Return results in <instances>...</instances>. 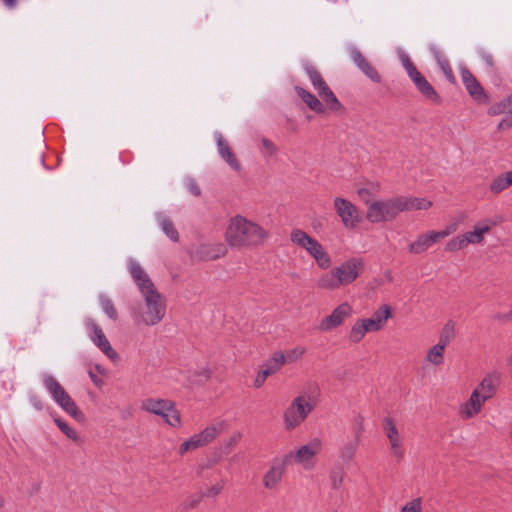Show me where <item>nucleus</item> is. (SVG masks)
<instances>
[{
	"instance_id": "nucleus-48",
	"label": "nucleus",
	"mask_w": 512,
	"mask_h": 512,
	"mask_svg": "<svg viewBox=\"0 0 512 512\" xmlns=\"http://www.w3.org/2000/svg\"><path fill=\"white\" fill-rule=\"evenodd\" d=\"M426 234L429 238L431 246L439 243L442 239H444L440 231L430 230L427 231Z\"/></svg>"
},
{
	"instance_id": "nucleus-53",
	"label": "nucleus",
	"mask_w": 512,
	"mask_h": 512,
	"mask_svg": "<svg viewBox=\"0 0 512 512\" xmlns=\"http://www.w3.org/2000/svg\"><path fill=\"white\" fill-rule=\"evenodd\" d=\"M457 229H458L457 223H450L443 230H440V233L442 234L443 238H446L449 235H451L454 232H456Z\"/></svg>"
},
{
	"instance_id": "nucleus-1",
	"label": "nucleus",
	"mask_w": 512,
	"mask_h": 512,
	"mask_svg": "<svg viewBox=\"0 0 512 512\" xmlns=\"http://www.w3.org/2000/svg\"><path fill=\"white\" fill-rule=\"evenodd\" d=\"M128 269L143 298V303L134 313L135 321L146 326L157 325L166 314L165 297L157 290L148 273L137 261L130 259Z\"/></svg>"
},
{
	"instance_id": "nucleus-4",
	"label": "nucleus",
	"mask_w": 512,
	"mask_h": 512,
	"mask_svg": "<svg viewBox=\"0 0 512 512\" xmlns=\"http://www.w3.org/2000/svg\"><path fill=\"white\" fill-rule=\"evenodd\" d=\"M501 383V374L492 371L486 374L472 391L469 399L460 405L459 411L463 419H471L478 415L485 402L493 398Z\"/></svg>"
},
{
	"instance_id": "nucleus-16",
	"label": "nucleus",
	"mask_w": 512,
	"mask_h": 512,
	"mask_svg": "<svg viewBox=\"0 0 512 512\" xmlns=\"http://www.w3.org/2000/svg\"><path fill=\"white\" fill-rule=\"evenodd\" d=\"M89 328L91 329V340L93 343L112 361H116L118 359L117 352L112 348L110 342L106 338L102 329L93 321L88 323Z\"/></svg>"
},
{
	"instance_id": "nucleus-29",
	"label": "nucleus",
	"mask_w": 512,
	"mask_h": 512,
	"mask_svg": "<svg viewBox=\"0 0 512 512\" xmlns=\"http://www.w3.org/2000/svg\"><path fill=\"white\" fill-rule=\"evenodd\" d=\"M512 185V171L496 176L490 183L489 189L493 194H499Z\"/></svg>"
},
{
	"instance_id": "nucleus-19",
	"label": "nucleus",
	"mask_w": 512,
	"mask_h": 512,
	"mask_svg": "<svg viewBox=\"0 0 512 512\" xmlns=\"http://www.w3.org/2000/svg\"><path fill=\"white\" fill-rule=\"evenodd\" d=\"M350 56L355 65L373 82L380 83L381 76L376 68L368 62L364 55L356 48L351 49Z\"/></svg>"
},
{
	"instance_id": "nucleus-25",
	"label": "nucleus",
	"mask_w": 512,
	"mask_h": 512,
	"mask_svg": "<svg viewBox=\"0 0 512 512\" xmlns=\"http://www.w3.org/2000/svg\"><path fill=\"white\" fill-rule=\"evenodd\" d=\"M298 96L305 102V104L314 112L323 114L326 111L325 105L312 93L301 87H295Z\"/></svg>"
},
{
	"instance_id": "nucleus-5",
	"label": "nucleus",
	"mask_w": 512,
	"mask_h": 512,
	"mask_svg": "<svg viewBox=\"0 0 512 512\" xmlns=\"http://www.w3.org/2000/svg\"><path fill=\"white\" fill-rule=\"evenodd\" d=\"M254 234V222L247 220L242 215H236L230 218L224 233V238L231 248L240 250L252 244Z\"/></svg>"
},
{
	"instance_id": "nucleus-45",
	"label": "nucleus",
	"mask_w": 512,
	"mask_h": 512,
	"mask_svg": "<svg viewBox=\"0 0 512 512\" xmlns=\"http://www.w3.org/2000/svg\"><path fill=\"white\" fill-rule=\"evenodd\" d=\"M422 511V502L420 498L412 499L411 501L405 503L400 512H421Z\"/></svg>"
},
{
	"instance_id": "nucleus-38",
	"label": "nucleus",
	"mask_w": 512,
	"mask_h": 512,
	"mask_svg": "<svg viewBox=\"0 0 512 512\" xmlns=\"http://www.w3.org/2000/svg\"><path fill=\"white\" fill-rule=\"evenodd\" d=\"M455 335L454 324L452 322H448L444 325L441 330L438 343L447 347Z\"/></svg>"
},
{
	"instance_id": "nucleus-54",
	"label": "nucleus",
	"mask_w": 512,
	"mask_h": 512,
	"mask_svg": "<svg viewBox=\"0 0 512 512\" xmlns=\"http://www.w3.org/2000/svg\"><path fill=\"white\" fill-rule=\"evenodd\" d=\"M510 126H512V116L511 117L510 116H506L498 124V129L502 130V129H506V128L510 127Z\"/></svg>"
},
{
	"instance_id": "nucleus-20",
	"label": "nucleus",
	"mask_w": 512,
	"mask_h": 512,
	"mask_svg": "<svg viewBox=\"0 0 512 512\" xmlns=\"http://www.w3.org/2000/svg\"><path fill=\"white\" fill-rule=\"evenodd\" d=\"M391 317V308L388 305H382L379 307L370 318L361 319L368 330L371 332H377L381 330L386 324L387 320Z\"/></svg>"
},
{
	"instance_id": "nucleus-57",
	"label": "nucleus",
	"mask_w": 512,
	"mask_h": 512,
	"mask_svg": "<svg viewBox=\"0 0 512 512\" xmlns=\"http://www.w3.org/2000/svg\"><path fill=\"white\" fill-rule=\"evenodd\" d=\"M267 237H268V232L263 230L262 228L258 227V240L266 239Z\"/></svg>"
},
{
	"instance_id": "nucleus-46",
	"label": "nucleus",
	"mask_w": 512,
	"mask_h": 512,
	"mask_svg": "<svg viewBox=\"0 0 512 512\" xmlns=\"http://www.w3.org/2000/svg\"><path fill=\"white\" fill-rule=\"evenodd\" d=\"M185 187L189 191V193H191L193 196L198 197L201 195V189L194 179L187 178L185 180Z\"/></svg>"
},
{
	"instance_id": "nucleus-39",
	"label": "nucleus",
	"mask_w": 512,
	"mask_h": 512,
	"mask_svg": "<svg viewBox=\"0 0 512 512\" xmlns=\"http://www.w3.org/2000/svg\"><path fill=\"white\" fill-rule=\"evenodd\" d=\"M99 301L103 311L107 314V316L112 320H116L118 317V313L113 301L105 295H101L99 297Z\"/></svg>"
},
{
	"instance_id": "nucleus-51",
	"label": "nucleus",
	"mask_w": 512,
	"mask_h": 512,
	"mask_svg": "<svg viewBox=\"0 0 512 512\" xmlns=\"http://www.w3.org/2000/svg\"><path fill=\"white\" fill-rule=\"evenodd\" d=\"M207 459H208V461L206 463L200 464L201 468H209V467L213 466L215 463H217L219 461L220 455L216 452H213L207 457Z\"/></svg>"
},
{
	"instance_id": "nucleus-63",
	"label": "nucleus",
	"mask_w": 512,
	"mask_h": 512,
	"mask_svg": "<svg viewBox=\"0 0 512 512\" xmlns=\"http://www.w3.org/2000/svg\"><path fill=\"white\" fill-rule=\"evenodd\" d=\"M508 363L512 365V355L509 357Z\"/></svg>"
},
{
	"instance_id": "nucleus-43",
	"label": "nucleus",
	"mask_w": 512,
	"mask_h": 512,
	"mask_svg": "<svg viewBox=\"0 0 512 512\" xmlns=\"http://www.w3.org/2000/svg\"><path fill=\"white\" fill-rule=\"evenodd\" d=\"M344 472L341 470L332 471L329 476V484L332 490H339L344 482Z\"/></svg>"
},
{
	"instance_id": "nucleus-47",
	"label": "nucleus",
	"mask_w": 512,
	"mask_h": 512,
	"mask_svg": "<svg viewBox=\"0 0 512 512\" xmlns=\"http://www.w3.org/2000/svg\"><path fill=\"white\" fill-rule=\"evenodd\" d=\"M223 487H224V482L219 481L216 484H214L213 486H211L209 489H207V491L205 493H203L202 495L207 496V497H215L222 491Z\"/></svg>"
},
{
	"instance_id": "nucleus-2",
	"label": "nucleus",
	"mask_w": 512,
	"mask_h": 512,
	"mask_svg": "<svg viewBox=\"0 0 512 512\" xmlns=\"http://www.w3.org/2000/svg\"><path fill=\"white\" fill-rule=\"evenodd\" d=\"M319 389L315 384L305 385L283 410L282 421L286 430L300 427L315 409Z\"/></svg>"
},
{
	"instance_id": "nucleus-28",
	"label": "nucleus",
	"mask_w": 512,
	"mask_h": 512,
	"mask_svg": "<svg viewBox=\"0 0 512 512\" xmlns=\"http://www.w3.org/2000/svg\"><path fill=\"white\" fill-rule=\"evenodd\" d=\"M382 427L392 448L399 447L401 445V437L396 428L394 420L391 417H385L382 422Z\"/></svg>"
},
{
	"instance_id": "nucleus-37",
	"label": "nucleus",
	"mask_w": 512,
	"mask_h": 512,
	"mask_svg": "<svg viewBox=\"0 0 512 512\" xmlns=\"http://www.w3.org/2000/svg\"><path fill=\"white\" fill-rule=\"evenodd\" d=\"M211 377V370L208 367H201L189 375V382L193 385H203Z\"/></svg>"
},
{
	"instance_id": "nucleus-31",
	"label": "nucleus",
	"mask_w": 512,
	"mask_h": 512,
	"mask_svg": "<svg viewBox=\"0 0 512 512\" xmlns=\"http://www.w3.org/2000/svg\"><path fill=\"white\" fill-rule=\"evenodd\" d=\"M171 401L168 399H156V398H148L144 400L141 404V408L149 413L161 414L163 409L170 403Z\"/></svg>"
},
{
	"instance_id": "nucleus-44",
	"label": "nucleus",
	"mask_w": 512,
	"mask_h": 512,
	"mask_svg": "<svg viewBox=\"0 0 512 512\" xmlns=\"http://www.w3.org/2000/svg\"><path fill=\"white\" fill-rule=\"evenodd\" d=\"M203 495L190 496L186 500H184L181 504V508L183 511H189L195 509L200 504Z\"/></svg>"
},
{
	"instance_id": "nucleus-9",
	"label": "nucleus",
	"mask_w": 512,
	"mask_h": 512,
	"mask_svg": "<svg viewBox=\"0 0 512 512\" xmlns=\"http://www.w3.org/2000/svg\"><path fill=\"white\" fill-rule=\"evenodd\" d=\"M400 61L407 72L409 78L414 83L419 93L430 103L440 104L441 97L434 89V87L428 82V80L418 71L415 65L410 60L409 56L405 53L400 55Z\"/></svg>"
},
{
	"instance_id": "nucleus-7",
	"label": "nucleus",
	"mask_w": 512,
	"mask_h": 512,
	"mask_svg": "<svg viewBox=\"0 0 512 512\" xmlns=\"http://www.w3.org/2000/svg\"><path fill=\"white\" fill-rule=\"evenodd\" d=\"M403 212L400 196L372 201L366 210V219L372 223L391 222Z\"/></svg>"
},
{
	"instance_id": "nucleus-49",
	"label": "nucleus",
	"mask_w": 512,
	"mask_h": 512,
	"mask_svg": "<svg viewBox=\"0 0 512 512\" xmlns=\"http://www.w3.org/2000/svg\"><path fill=\"white\" fill-rule=\"evenodd\" d=\"M437 61H438V64H439L441 70L445 73V75L451 76L452 69H451L448 61L445 58H442L440 56H437Z\"/></svg>"
},
{
	"instance_id": "nucleus-34",
	"label": "nucleus",
	"mask_w": 512,
	"mask_h": 512,
	"mask_svg": "<svg viewBox=\"0 0 512 512\" xmlns=\"http://www.w3.org/2000/svg\"><path fill=\"white\" fill-rule=\"evenodd\" d=\"M306 349L302 346H297L293 349L287 350L285 352L277 351L275 352L277 356L282 357V365L294 363L300 360L305 354Z\"/></svg>"
},
{
	"instance_id": "nucleus-60",
	"label": "nucleus",
	"mask_w": 512,
	"mask_h": 512,
	"mask_svg": "<svg viewBox=\"0 0 512 512\" xmlns=\"http://www.w3.org/2000/svg\"><path fill=\"white\" fill-rule=\"evenodd\" d=\"M16 1L17 0H3L4 4L9 7V8H12L15 6L16 4Z\"/></svg>"
},
{
	"instance_id": "nucleus-59",
	"label": "nucleus",
	"mask_w": 512,
	"mask_h": 512,
	"mask_svg": "<svg viewBox=\"0 0 512 512\" xmlns=\"http://www.w3.org/2000/svg\"><path fill=\"white\" fill-rule=\"evenodd\" d=\"M355 423L357 424V426L359 428H362L363 427V424H364V417L361 416V415H358L356 418H355Z\"/></svg>"
},
{
	"instance_id": "nucleus-64",
	"label": "nucleus",
	"mask_w": 512,
	"mask_h": 512,
	"mask_svg": "<svg viewBox=\"0 0 512 512\" xmlns=\"http://www.w3.org/2000/svg\"><path fill=\"white\" fill-rule=\"evenodd\" d=\"M334 512H338V511H334Z\"/></svg>"
},
{
	"instance_id": "nucleus-22",
	"label": "nucleus",
	"mask_w": 512,
	"mask_h": 512,
	"mask_svg": "<svg viewBox=\"0 0 512 512\" xmlns=\"http://www.w3.org/2000/svg\"><path fill=\"white\" fill-rule=\"evenodd\" d=\"M227 248L223 244H202L195 251L196 257L205 260H214L225 256Z\"/></svg>"
},
{
	"instance_id": "nucleus-42",
	"label": "nucleus",
	"mask_w": 512,
	"mask_h": 512,
	"mask_svg": "<svg viewBox=\"0 0 512 512\" xmlns=\"http://www.w3.org/2000/svg\"><path fill=\"white\" fill-rule=\"evenodd\" d=\"M466 247L467 246L465 244L464 238L461 234V235H458V236L450 239L445 245V250L448 252H456V251L462 250Z\"/></svg>"
},
{
	"instance_id": "nucleus-56",
	"label": "nucleus",
	"mask_w": 512,
	"mask_h": 512,
	"mask_svg": "<svg viewBox=\"0 0 512 512\" xmlns=\"http://www.w3.org/2000/svg\"><path fill=\"white\" fill-rule=\"evenodd\" d=\"M483 59L487 63V65H489L490 67H492L494 65V60H493L492 55L484 54Z\"/></svg>"
},
{
	"instance_id": "nucleus-14",
	"label": "nucleus",
	"mask_w": 512,
	"mask_h": 512,
	"mask_svg": "<svg viewBox=\"0 0 512 512\" xmlns=\"http://www.w3.org/2000/svg\"><path fill=\"white\" fill-rule=\"evenodd\" d=\"M502 222L503 218L501 216H497L494 219H485L478 222L473 227V230L462 234L466 246L470 244L483 243L485 234L488 233L494 226L501 224Z\"/></svg>"
},
{
	"instance_id": "nucleus-11",
	"label": "nucleus",
	"mask_w": 512,
	"mask_h": 512,
	"mask_svg": "<svg viewBox=\"0 0 512 512\" xmlns=\"http://www.w3.org/2000/svg\"><path fill=\"white\" fill-rule=\"evenodd\" d=\"M333 207L344 228L352 230L361 223L362 218L358 208L348 199L335 197Z\"/></svg>"
},
{
	"instance_id": "nucleus-13",
	"label": "nucleus",
	"mask_w": 512,
	"mask_h": 512,
	"mask_svg": "<svg viewBox=\"0 0 512 512\" xmlns=\"http://www.w3.org/2000/svg\"><path fill=\"white\" fill-rule=\"evenodd\" d=\"M352 313V306L347 302H343L334 308L329 315L320 320L317 330L319 332H329L341 326L344 321L352 315Z\"/></svg>"
},
{
	"instance_id": "nucleus-61",
	"label": "nucleus",
	"mask_w": 512,
	"mask_h": 512,
	"mask_svg": "<svg viewBox=\"0 0 512 512\" xmlns=\"http://www.w3.org/2000/svg\"><path fill=\"white\" fill-rule=\"evenodd\" d=\"M239 438H240V435H239V434H234V435L232 436V442L230 443V445H237V444H238L237 440H238Z\"/></svg>"
},
{
	"instance_id": "nucleus-30",
	"label": "nucleus",
	"mask_w": 512,
	"mask_h": 512,
	"mask_svg": "<svg viewBox=\"0 0 512 512\" xmlns=\"http://www.w3.org/2000/svg\"><path fill=\"white\" fill-rule=\"evenodd\" d=\"M157 222L167 237H169L173 242H178V231L176 230L172 220L169 217L159 213L157 214Z\"/></svg>"
},
{
	"instance_id": "nucleus-18",
	"label": "nucleus",
	"mask_w": 512,
	"mask_h": 512,
	"mask_svg": "<svg viewBox=\"0 0 512 512\" xmlns=\"http://www.w3.org/2000/svg\"><path fill=\"white\" fill-rule=\"evenodd\" d=\"M214 138L217 144L218 153L221 158L235 171H239L241 166L237 160L233 150L231 149L227 140L219 132L214 134Z\"/></svg>"
},
{
	"instance_id": "nucleus-36",
	"label": "nucleus",
	"mask_w": 512,
	"mask_h": 512,
	"mask_svg": "<svg viewBox=\"0 0 512 512\" xmlns=\"http://www.w3.org/2000/svg\"><path fill=\"white\" fill-rule=\"evenodd\" d=\"M371 332L365 323L359 319L357 320L349 332V340L352 343H359L365 336L366 333Z\"/></svg>"
},
{
	"instance_id": "nucleus-41",
	"label": "nucleus",
	"mask_w": 512,
	"mask_h": 512,
	"mask_svg": "<svg viewBox=\"0 0 512 512\" xmlns=\"http://www.w3.org/2000/svg\"><path fill=\"white\" fill-rule=\"evenodd\" d=\"M277 152H278V148L272 141H270L267 138L262 139V155H263V157H265L267 160L273 159L274 157H276Z\"/></svg>"
},
{
	"instance_id": "nucleus-8",
	"label": "nucleus",
	"mask_w": 512,
	"mask_h": 512,
	"mask_svg": "<svg viewBox=\"0 0 512 512\" xmlns=\"http://www.w3.org/2000/svg\"><path fill=\"white\" fill-rule=\"evenodd\" d=\"M43 385L53 400L70 416L77 421L84 420V414L79 410L75 401L67 393L59 381L52 375L43 376Z\"/></svg>"
},
{
	"instance_id": "nucleus-55",
	"label": "nucleus",
	"mask_w": 512,
	"mask_h": 512,
	"mask_svg": "<svg viewBox=\"0 0 512 512\" xmlns=\"http://www.w3.org/2000/svg\"><path fill=\"white\" fill-rule=\"evenodd\" d=\"M495 319L502 322L512 321V307L506 314L495 315Z\"/></svg>"
},
{
	"instance_id": "nucleus-17",
	"label": "nucleus",
	"mask_w": 512,
	"mask_h": 512,
	"mask_svg": "<svg viewBox=\"0 0 512 512\" xmlns=\"http://www.w3.org/2000/svg\"><path fill=\"white\" fill-rule=\"evenodd\" d=\"M315 450H292L283 458V465H299L304 469H310L315 464Z\"/></svg>"
},
{
	"instance_id": "nucleus-32",
	"label": "nucleus",
	"mask_w": 512,
	"mask_h": 512,
	"mask_svg": "<svg viewBox=\"0 0 512 512\" xmlns=\"http://www.w3.org/2000/svg\"><path fill=\"white\" fill-rule=\"evenodd\" d=\"M446 347L443 345L435 344L434 346L430 347L425 355V361L429 364H432L434 366H439L444 361V352Z\"/></svg>"
},
{
	"instance_id": "nucleus-40",
	"label": "nucleus",
	"mask_w": 512,
	"mask_h": 512,
	"mask_svg": "<svg viewBox=\"0 0 512 512\" xmlns=\"http://www.w3.org/2000/svg\"><path fill=\"white\" fill-rule=\"evenodd\" d=\"M106 369L103 368L101 365L96 364L94 366V369H89L88 374L92 382L97 387H102L104 384V381L102 378H100L98 375L105 376L106 375Z\"/></svg>"
},
{
	"instance_id": "nucleus-27",
	"label": "nucleus",
	"mask_w": 512,
	"mask_h": 512,
	"mask_svg": "<svg viewBox=\"0 0 512 512\" xmlns=\"http://www.w3.org/2000/svg\"><path fill=\"white\" fill-rule=\"evenodd\" d=\"M403 212L413 210H428L432 206V201L426 198L407 197L401 195Z\"/></svg>"
},
{
	"instance_id": "nucleus-12",
	"label": "nucleus",
	"mask_w": 512,
	"mask_h": 512,
	"mask_svg": "<svg viewBox=\"0 0 512 512\" xmlns=\"http://www.w3.org/2000/svg\"><path fill=\"white\" fill-rule=\"evenodd\" d=\"M226 428L224 421H217L186 440L181 448H199L210 445Z\"/></svg>"
},
{
	"instance_id": "nucleus-21",
	"label": "nucleus",
	"mask_w": 512,
	"mask_h": 512,
	"mask_svg": "<svg viewBox=\"0 0 512 512\" xmlns=\"http://www.w3.org/2000/svg\"><path fill=\"white\" fill-rule=\"evenodd\" d=\"M282 366V357L280 358L274 353L271 358L262 364L261 370L258 372V387L265 382L267 377L279 372Z\"/></svg>"
},
{
	"instance_id": "nucleus-58",
	"label": "nucleus",
	"mask_w": 512,
	"mask_h": 512,
	"mask_svg": "<svg viewBox=\"0 0 512 512\" xmlns=\"http://www.w3.org/2000/svg\"><path fill=\"white\" fill-rule=\"evenodd\" d=\"M322 445H323V443L319 438L313 439L310 443L311 448H315V447L322 446Z\"/></svg>"
},
{
	"instance_id": "nucleus-26",
	"label": "nucleus",
	"mask_w": 512,
	"mask_h": 512,
	"mask_svg": "<svg viewBox=\"0 0 512 512\" xmlns=\"http://www.w3.org/2000/svg\"><path fill=\"white\" fill-rule=\"evenodd\" d=\"M158 416H160L167 425L173 428H179L182 424L181 413L172 401L163 409L161 414H158Z\"/></svg>"
},
{
	"instance_id": "nucleus-23",
	"label": "nucleus",
	"mask_w": 512,
	"mask_h": 512,
	"mask_svg": "<svg viewBox=\"0 0 512 512\" xmlns=\"http://www.w3.org/2000/svg\"><path fill=\"white\" fill-rule=\"evenodd\" d=\"M287 465H283V459L281 461L275 462L270 470L263 477V485L267 489H275L284 474V469Z\"/></svg>"
},
{
	"instance_id": "nucleus-6",
	"label": "nucleus",
	"mask_w": 512,
	"mask_h": 512,
	"mask_svg": "<svg viewBox=\"0 0 512 512\" xmlns=\"http://www.w3.org/2000/svg\"><path fill=\"white\" fill-rule=\"evenodd\" d=\"M290 240L293 244L304 249L323 270L331 267L332 259L322 244L301 229H294L290 233Z\"/></svg>"
},
{
	"instance_id": "nucleus-15",
	"label": "nucleus",
	"mask_w": 512,
	"mask_h": 512,
	"mask_svg": "<svg viewBox=\"0 0 512 512\" xmlns=\"http://www.w3.org/2000/svg\"><path fill=\"white\" fill-rule=\"evenodd\" d=\"M461 78L467 92L476 102L482 104L488 102L487 93L469 70L463 69L461 71Z\"/></svg>"
},
{
	"instance_id": "nucleus-50",
	"label": "nucleus",
	"mask_w": 512,
	"mask_h": 512,
	"mask_svg": "<svg viewBox=\"0 0 512 512\" xmlns=\"http://www.w3.org/2000/svg\"><path fill=\"white\" fill-rule=\"evenodd\" d=\"M55 422L57 426L61 429V431L65 433L68 437L75 436V432L65 422H63L60 419H55Z\"/></svg>"
},
{
	"instance_id": "nucleus-24",
	"label": "nucleus",
	"mask_w": 512,
	"mask_h": 512,
	"mask_svg": "<svg viewBox=\"0 0 512 512\" xmlns=\"http://www.w3.org/2000/svg\"><path fill=\"white\" fill-rule=\"evenodd\" d=\"M382 186L380 182L373 181L368 182L365 186L359 188L357 190L358 197L366 204L368 207L372 201H375L376 196L381 192Z\"/></svg>"
},
{
	"instance_id": "nucleus-35",
	"label": "nucleus",
	"mask_w": 512,
	"mask_h": 512,
	"mask_svg": "<svg viewBox=\"0 0 512 512\" xmlns=\"http://www.w3.org/2000/svg\"><path fill=\"white\" fill-rule=\"evenodd\" d=\"M488 114L490 116H497L501 114H506L507 116L512 115V106L508 97L492 104L488 109Z\"/></svg>"
},
{
	"instance_id": "nucleus-62",
	"label": "nucleus",
	"mask_w": 512,
	"mask_h": 512,
	"mask_svg": "<svg viewBox=\"0 0 512 512\" xmlns=\"http://www.w3.org/2000/svg\"><path fill=\"white\" fill-rule=\"evenodd\" d=\"M6 506V499L4 496L0 494V508H4Z\"/></svg>"
},
{
	"instance_id": "nucleus-33",
	"label": "nucleus",
	"mask_w": 512,
	"mask_h": 512,
	"mask_svg": "<svg viewBox=\"0 0 512 512\" xmlns=\"http://www.w3.org/2000/svg\"><path fill=\"white\" fill-rule=\"evenodd\" d=\"M431 247L426 232L421 233L408 245V251L411 254H422Z\"/></svg>"
},
{
	"instance_id": "nucleus-52",
	"label": "nucleus",
	"mask_w": 512,
	"mask_h": 512,
	"mask_svg": "<svg viewBox=\"0 0 512 512\" xmlns=\"http://www.w3.org/2000/svg\"><path fill=\"white\" fill-rule=\"evenodd\" d=\"M457 229H458L457 223H450L443 230H440V233L442 234L443 238H446L449 235H451L454 232H456Z\"/></svg>"
},
{
	"instance_id": "nucleus-10",
	"label": "nucleus",
	"mask_w": 512,
	"mask_h": 512,
	"mask_svg": "<svg viewBox=\"0 0 512 512\" xmlns=\"http://www.w3.org/2000/svg\"><path fill=\"white\" fill-rule=\"evenodd\" d=\"M305 70L313 87L317 90L319 97L325 102L327 108L331 111H340L342 104L327 85L320 72L313 66H307Z\"/></svg>"
},
{
	"instance_id": "nucleus-3",
	"label": "nucleus",
	"mask_w": 512,
	"mask_h": 512,
	"mask_svg": "<svg viewBox=\"0 0 512 512\" xmlns=\"http://www.w3.org/2000/svg\"><path fill=\"white\" fill-rule=\"evenodd\" d=\"M364 268L365 264L362 258H349L329 272L321 274L316 280V287L320 290L335 291L348 286L363 273Z\"/></svg>"
}]
</instances>
